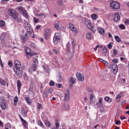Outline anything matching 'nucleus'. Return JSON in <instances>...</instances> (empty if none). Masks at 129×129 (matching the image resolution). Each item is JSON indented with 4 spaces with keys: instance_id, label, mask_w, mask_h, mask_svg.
<instances>
[{
    "instance_id": "nucleus-49",
    "label": "nucleus",
    "mask_w": 129,
    "mask_h": 129,
    "mask_svg": "<svg viewBox=\"0 0 129 129\" xmlns=\"http://www.w3.org/2000/svg\"><path fill=\"white\" fill-rule=\"evenodd\" d=\"M1 39H3V40H5L6 38V35L5 33H4L2 34V35L1 37Z\"/></svg>"
},
{
    "instance_id": "nucleus-64",
    "label": "nucleus",
    "mask_w": 129,
    "mask_h": 129,
    "mask_svg": "<svg viewBox=\"0 0 129 129\" xmlns=\"http://www.w3.org/2000/svg\"><path fill=\"white\" fill-rule=\"evenodd\" d=\"M125 25H129V20L128 19H126L125 21Z\"/></svg>"
},
{
    "instance_id": "nucleus-25",
    "label": "nucleus",
    "mask_w": 129,
    "mask_h": 129,
    "mask_svg": "<svg viewBox=\"0 0 129 129\" xmlns=\"http://www.w3.org/2000/svg\"><path fill=\"white\" fill-rule=\"evenodd\" d=\"M101 104H102V98H99V102L96 103L97 105H98V107H100L101 106Z\"/></svg>"
},
{
    "instance_id": "nucleus-4",
    "label": "nucleus",
    "mask_w": 129,
    "mask_h": 129,
    "mask_svg": "<svg viewBox=\"0 0 129 129\" xmlns=\"http://www.w3.org/2000/svg\"><path fill=\"white\" fill-rule=\"evenodd\" d=\"M9 12L10 16H11V17L14 19V20H15V19H18V16L19 15L18 12H16L13 9L9 10Z\"/></svg>"
},
{
    "instance_id": "nucleus-58",
    "label": "nucleus",
    "mask_w": 129,
    "mask_h": 129,
    "mask_svg": "<svg viewBox=\"0 0 129 129\" xmlns=\"http://www.w3.org/2000/svg\"><path fill=\"white\" fill-rule=\"evenodd\" d=\"M56 87H57V88H61V87H62V84H56Z\"/></svg>"
},
{
    "instance_id": "nucleus-47",
    "label": "nucleus",
    "mask_w": 129,
    "mask_h": 129,
    "mask_svg": "<svg viewBox=\"0 0 129 129\" xmlns=\"http://www.w3.org/2000/svg\"><path fill=\"white\" fill-rule=\"evenodd\" d=\"M8 66H9V67H13V61H9L8 63Z\"/></svg>"
},
{
    "instance_id": "nucleus-7",
    "label": "nucleus",
    "mask_w": 129,
    "mask_h": 129,
    "mask_svg": "<svg viewBox=\"0 0 129 129\" xmlns=\"http://www.w3.org/2000/svg\"><path fill=\"white\" fill-rule=\"evenodd\" d=\"M25 52L27 57H28V56H30L32 57L34 54V52L31 50V49H30L29 47H26L25 48Z\"/></svg>"
},
{
    "instance_id": "nucleus-24",
    "label": "nucleus",
    "mask_w": 129,
    "mask_h": 129,
    "mask_svg": "<svg viewBox=\"0 0 129 129\" xmlns=\"http://www.w3.org/2000/svg\"><path fill=\"white\" fill-rule=\"evenodd\" d=\"M21 122H22L23 125H24V126H25V127H28V123H27L26 120H25V119H22Z\"/></svg>"
},
{
    "instance_id": "nucleus-5",
    "label": "nucleus",
    "mask_w": 129,
    "mask_h": 129,
    "mask_svg": "<svg viewBox=\"0 0 129 129\" xmlns=\"http://www.w3.org/2000/svg\"><path fill=\"white\" fill-rule=\"evenodd\" d=\"M110 7L113 10H118L120 8V5L118 2L113 1L110 4Z\"/></svg>"
},
{
    "instance_id": "nucleus-62",
    "label": "nucleus",
    "mask_w": 129,
    "mask_h": 129,
    "mask_svg": "<svg viewBox=\"0 0 129 129\" xmlns=\"http://www.w3.org/2000/svg\"><path fill=\"white\" fill-rule=\"evenodd\" d=\"M113 63H117V59L116 58H114L112 59Z\"/></svg>"
},
{
    "instance_id": "nucleus-22",
    "label": "nucleus",
    "mask_w": 129,
    "mask_h": 129,
    "mask_svg": "<svg viewBox=\"0 0 129 129\" xmlns=\"http://www.w3.org/2000/svg\"><path fill=\"white\" fill-rule=\"evenodd\" d=\"M98 31L100 35H104V29H102V28H98Z\"/></svg>"
},
{
    "instance_id": "nucleus-63",
    "label": "nucleus",
    "mask_w": 129,
    "mask_h": 129,
    "mask_svg": "<svg viewBox=\"0 0 129 129\" xmlns=\"http://www.w3.org/2000/svg\"><path fill=\"white\" fill-rule=\"evenodd\" d=\"M53 51L54 52V53H55V54H58V50L55 49H53Z\"/></svg>"
},
{
    "instance_id": "nucleus-40",
    "label": "nucleus",
    "mask_w": 129,
    "mask_h": 129,
    "mask_svg": "<svg viewBox=\"0 0 129 129\" xmlns=\"http://www.w3.org/2000/svg\"><path fill=\"white\" fill-rule=\"evenodd\" d=\"M25 99L26 100V102H27L28 104L31 103V98H30L29 97H26L25 98Z\"/></svg>"
},
{
    "instance_id": "nucleus-38",
    "label": "nucleus",
    "mask_w": 129,
    "mask_h": 129,
    "mask_svg": "<svg viewBox=\"0 0 129 129\" xmlns=\"http://www.w3.org/2000/svg\"><path fill=\"white\" fill-rule=\"evenodd\" d=\"M69 79H70V83H71L72 84H74V83L75 82V80H73V78L70 77Z\"/></svg>"
},
{
    "instance_id": "nucleus-45",
    "label": "nucleus",
    "mask_w": 129,
    "mask_h": 129,
    "mask_svg": "<svg viewBox=\"0 0 129 129\" xmlns=\"http://www.w3.org/2000/svg\"><path fill=\"white\" fill-rule=\"evenodd\" d=\"M38 123L40 126H41V127H43L44 126V125L43 124V122L41 120H38Z\"/></svg>"
},
{
    "instance_id": "nucleus-36",
    "label": "nucleus",
    "mask_w": 129,
    "mask_h": 129,
    "mask_svg": "<svg viewBox=\"0 0 129 129\" xmlns=\"http://www.w3.org/2000/svg\"><path fill=\"white\" fill-rule=\"evenodd\" d=\"M6 25V22L4 21L1 20L0 21V27H4Z\"/></svg>"
},
{
    "instance_id": "nucleus-20",
    "label": "nucleus",
    "mask_w": 129,
    "mask_h": 129,
    "mask_svg": "<svg viewBox=\"0 0 129 129\" xmlns=\"http://www.w3.org/2000/svg\"><path fill=\"white\" fill-rule=\"evenodd\" d=\"M61 22L60 21H57L54 25V27L56 29V30H60V27H59V25Z\"/></svg>"
},
{
    "instance_id": "nucleus-56",
    "label": "nucleus",
    "mask_w": 129,
    "mask_h": 129,
    "mask_svg": "<svg viewBox=\"0 0 129 129\" xmlns=\"http://www.w3.org/2000/svg\"><path fill=\"white\" fill-rule=\"evenodd\" d=\"M107 47L108 48V49H111L112 48V45H111V43L108 44Z\"/></svg>"
},
{
    "instance_id": "nucleus-61",
    "label": "nucleus",
    "mask_w": 129,
    "mask_h": 129,
    "mask_svg": "<svg viewBox=\"0 0 129 129\" xmlns=\"http://www.w3.org/2000/svg\"><path fill=\"white\" fill-rule=\"evenodd\" d=\"M114 55H116L117 54V50L115 49H114L113 50Z\"/></svg>"
},
{
    "instance_id": "nucleus-16",
    "label": "nucleus",
    "mask_w": 129,
    "mask_h": 129,
    "mask_svg": "<svg viewBox=\"0 0 129 129\" xmlns=\"http://www.w3.org/2000/svg\"><path fill=\"white\" fill-rule=\"evenodd\" d=\"M28 39H29V37L27 34H25L24 36H21V40L23 43H25L26 41L28 40Z\"/></svg>"
},
{
    "instance_id": "nucleus-51",
    "label": "nucleus",
    "mask_w": 129,
    "mask_h": 129,
    "mask_svg": "<svg viewBox=\"0 0 129 129\" xmlns=\"http://www.w3.org/2000/svg\"><path fill=\"white\" fill-rule=\"evenodd\" d=\"M90 30L93 33H95L96 32V30L95 29V28H94V27L93 26Z\"/></svg>"
},
{
    "instance_id": "nucleus-11",
    "label": "nucleus",
    "mask_w": 129,
    "mask_h": 129,
    "mask_svg": "<svg viewBox=\"0 0 129 129\" xmlns=\"http://www.w3.org/2000/svg\"><path fill=\"white\" fill-rule=\"evenodd\" d=\"M111 66V68L113 70V73L115 75L117 73V65L115 63H113Z\"/></svg>"
},
{
    "instance_id": "nucleus-59",
    "label": "nucleus",
    "mask_w": 129,
    "mask_h": 129,
    "mask_svg": "<svg viewBox=\"0 0 129 129\" xmlns=\"http://www.w3.org/2000/svg\"><path fill=\"white\" fill-rule=\"evenodd\" d=\"M41 28V25H37L36 26V27H35V29L37 31H38V30H40V29Z\"/></svg>"
},
{
    "instance_id": "nucleus-37",
    "label": "nucleus",
    "mask_w": 129,
    "mask_h": 129,
    "mask_svg": "<svg viewBox=\"0 0 129 129\" xmlns=\"http://www.w3.org/2000/svg\"><path fill=\"white\" fill-rule=\"evenodd\" d=\"M37 109H39V110H40V109H41V108H42V104L41 103H37Z\"/></svg>"
},
{
    "instance_id": "nucleus-42",
    "label": "nucleus",
    "mask_w": 129,
    "mask_h": 129,
    "mask_svg": "<svg viewBox=\"0 0 129 129\" xmlns=\"http://www.w3.org/2000/svg\"><path fill=\"white\" fill-rule=\"evenodd\" d=\"M55 128L59 129V127H60V123H59V122L56 121L55 122Z\"/></svg>"
},
{
    "instance_id": "nucleus-32",
    "label": "nucleus",
    "mask_w": 129,
    "mask_h": 129,
    "mask_svg": "<svg viewBox=\"0 0 129 129\" xmlns=\"http://www.w3.org/2000/svg\"><path fill=\"white\" fill-rule=\"evenodd\" d=\"M57 77V81L59 82H61V81H62V76L60 74H58Z\"/></svg>"
},
{
    "instance_id": "nucleus-41",
    "label": "nucleus",
    "mask_w": 129,
    "mask_h": 129,
    "mask_svg": "<svg viewBox=\"0 0 129 129\" xmlns=\"http://www.w3.org/2000/svg\"><path fill=\"white\" fill-rule=\"evenodd\" d=\"M122 96H123V93L120 92L118 94V95L117 96V97H118V98H121Z\"/></svg>"
},
{
    "instance_id": "nucleus-35",
    "label": "nucleus",
    "mask_w": 129,
    "mask_h": 129,
    "mask_svg": "<svg viewBox=\"0 0 129 129\" xmlns=\"http://www.w3.org/2000/svg\"><path fill=\"white\" fill-rule=\"evenodd\" d=\"M98 18V17L97 16V15L95 14H93L92 15V19H93V20H97Z\"/></svg>"
},
{
    "instance_id": "nucleus-33",
    "label": "nucleus",
    "mask_w": 129,
    "mask_h": 129,
    "mask_svg": "<svg viewBox=\"0 0 129 129\" xmlns=\"http://www.w3.org/2000/svg\"><path fill=\"white\" fill-rule=\"evenodd\" d=\"M22 15H23V16L25 17V18H26V19H29V15H28V12H27L26 11L22 13Z\"/></svg>"
},
{
    "instance_id": "nucleus-54",
    "label": "nucleus",
    "mask_w": 129,
    "mask_h": 129,
    "mask_svg": "<svg viewBox=\"0 0 129 129\" xmlns=\"http://www.w3.org/2000/svg\"><path fill=\"white\" fill-rule=\"evenodd\" d=\"M49 85H50V86H54V85H55V82H54V81H50L49 82Z\"/></svg>"
},
{
    "instance_id": "nucleus-52",
    "label": "nucleus",
    "mask_w": 129,
    "mask_h": 129,
    "mask_svg": "<svg viewBox=\"0 0 129 129\" xmlns=\"http://www.w3.org/2000/svg\"><path fill=\"white\" fill-rule=\"evenodd\" d=\"M33 20H34V23H35L36 24H37V23L39 22V19L36 18V17H34Z\"/></svg>"
},
{
    "instance_id": "nucleus-29",
    "label": "nucleus",
    "mask_w": 129,
    "mask_h": 129,
    "mask_svg": "<svg viewBox=\"0 0 129 129\" xmlns=\"http://www.w3.org/2000/svg\"><path fill=\"white\" fill-rule=\"evenodd\" d=\"M104 100L105 101H107V102L110 103L111 102V101H112V100L110 98H109V97H105L104 98Z\"/></svg>"
},
{
    "instance_id": "nucleus-6",
    "label": "nucleus",
    "mask_w": 129,
    "mask_h": 129,
    "mask_svg": "<svg viewBox=\"0 0 129 129\" xmlns=\"http://www.w3.org/2000/svg\"><path fill=\"white\" fill-rule=\"evenodd\" d=\"M38 64H39V61L37 58L34 59L32 65V68L30 70L31 72H34V71H36V69H37V66H38Z\"/></svg>"
},
{
    "instance_id": "nucleus-30",
    "label": "nucleus",
    "mask_w": 129,
    "mask_h": 129,
    "mask_svg": "<svg viewBox=\"0 0 129 129\" xmlns=\"http://www.w3.org/2000/svg\"><path fill=\"white\" fill-rule=\"evenodd\" d=\"M103 54L104 56H106V53H107V48L104 47L102 50Z\"/></svg>"
},
{
    "instance_id": "nucleus-53",
    "label": "nucleus",
    "mask_w": 129,
    "mask_h": 129,
    "mask_svg": "<svg viewBox=\"0 0 129 129\" xmlns=\"http://www.w3.org/2000/svg\"><path fill=\"white\" fill-rule=\"evenodd\" d=\"M72 49H74L75 48V42H74V41H72Z\"/></svg>"
},
{
    "instance_id": "nucleus-44",
    "label": "nucleus",
    "mask_w": 129,
    "mask_h": 129,
    "mask_svg": "<svg viewBox=\"0 0 129 129\" xmlns=\"http://www.w3.org/2000/svg\"><path fill=\"white\" fill-rule=\"evenodd\" d=\"M15 20H17L18 23H23V20L21 18H19L18 16L17 19H15Z\"/></svg>"
},
{
    "instance_id": "nucleus-27",
    "label": "nucleus",
    "mask_w": 129,
    "mask_h": 129,
    "mask_svg": "<svg viewBox=\"0 0 129 129\" xmlns=\"http://www.w3.org/2000/svg\"><path fill=\"white\" fill-rule=\"evenodd\" d=\"M42 67L46 72H49V67L47 64H44Z\"/></svg>"
},
{
    "instance_id": "nucleus-12",
    "label": "nucleus",
    "mask_w": 129,
    "mask_h": 129,
    "mask_svg": "<svg viewBox=\"0 0 129 129\" xmlns=\"http://www.w3.org/2000/svg\"><path fill=\"white\" fill-rule=\"evenodd\" d=\"M76 77L77 79H78V80H80V81H83V80H84V77H83V75H82V74L77 73Z\"/></svg>"
},
{
    "instance_id": "nucleus-26",
    "label": "nucleus",
    "mask_w": 129,
    "mask_h": 129,
    "mask_svg": "<svg viewBox=\"0 0 129 129\" xmlns=\"http://www.w3.org/2000/svg\"><path fill=\"white\" fill-rule=\"evenodd\" d=\"M14 100V105H17L18 103V101H19V98L18 97H15L13 99Z\"/></svg>"
},
{
    "instance_id": "nucleus-55",
    "label": "nucleus",
    "mask_w": 129,
    "mask_h": 129,
    "mask_svg": "<svg viewBox=\"0 0 129 129\" xmlns=\"http://www.w3.org/2000/svg\"><path fill=\"white\" fill-rule=\"evenodd\" d=\"M30 46L32 47V48H35V47H36V45H35V43H34L33 42H31L30 43Z\"/></svg>"
},
{
    "instance_id": "nucleus-60",
    "label": "nucleus",
    "mask_w": 129,
    "mask_h": 129,
    "mask_svg": "<svg viewBox=\"0 0 129 129\" xmlns=\"http://www.w3.org/2000/svg\"><path fill=\"white\" fill-rule=\"evenodd\" d=\"M52 92H53V89H48L47 93H52Z\"/></svg>"
},
{
    "instance_id": "nucleus-48",
    "label": "nucleus",
    "mask_w": 129,
    "mask_h": 129,
    "mask_svg": "<svg viewBox=\"0 0 129 129\" xmlns=\"http://www.w3.org/2000/svg\"><path fill=\"white\" fill-rule=\"evenodd\" d=\"M54 37H57L58 38H61V34L59 33H56Z\"/></svg>"
},
{
    "instance_id": "nucleus-9",
    "label": "nucleus",
    "mask_w": 129,
    "mask_h": 129,
    "mask_svg": "<svg viewBox=\"0 0 129 129\" xmlns=\"http://www.w3.org/2000/svg\"><path fill=\"white\" fill-rule=\"evenodd\" d=\"M70 98V91L69 90H67L66 92L65 95L64 96V100L65 101H68Z\"/></svg>"
},
{
    "instance_id": "nucleus-19",
    "label": "nucleus",
    "mask_w": 129,
    "mask_h": 129,
    "mask_svg": "<svg viewBox=\"0 0 129 129\" xmlns=\"http://www.w3.org/2000/svg\"><path fill=\"white\" fill-rule=\"evenodd\" d=\"M70 49H71V46L70 45V42H68L66 45V50L67 51V52H70Z\"/></svg>"
},
{
    "instance_id": "nucleus-43",
    "label": "nucleus",
    "mask_w": 129,
    "mask_h": 129,
    "mask_svg": "<svg viewBox=\"0 0 129 129\" xmlns=\"http://www.w3.org/2000/svg\"><path fill=\"white\" fill-rule=\"evenodd\" d=\"M90 101H93V98H94V95L93 94L90 95Z\"/></svg>"
},
{
    "instance_id": "nucleus-2",
    "label": "nucleus",
    "mask_w": 129,
    "mask_h": 129,
    "mask_svg": "<svg viewBox=\"0 0 129 129\" xmlns=\"http://www.w3.org/2000/svg\"><path fill=\"white\" fill-rule=\"evenodd\" d=\"M24 27L28 35H29L31 37V38H35L34 32L33 31V28H32L31 25L27 23L26 24L24 25Z\"/></svg>"
},
{
    "instance_id": "nucleus-57",
    "label": "nucleus",
    "mask_w": 129,
    "mask_h": 129,
    "mask_svg": "<svg viewBox=\"0 0 129 129\" xmlns=\"http://www.w3.org/2000/svg\"><path fill=\"white\" fill-rule=\"evenodd\" d=\"M115 124H116L117 125L119 124V123H120V120H115Z\"/></svg>"
},
{
    "instance_id": "nucleus-23",
    "label": "nucleus",
    "mask_w": 129,
    "mask_h": 129,
    "mask_svg": "<svg viewBox=\"0 0 129 129\" xmlns=\"http://www.w3.org/2000/svg\"><path fill=\"white\" fill-rule=\"evenodd\" d=\"M17 87L18 90L20 91V90H21V88L22 87V83H21V81H20V80H18L17 81Z\"/></svg>"
},
{
    "instance_id": "nucleus-15",
    "label": "nucleus",
    "mask_w": 129,
    "mask_h": 129,
    "mask_svg": "<svg viewBox=\"0 0 129 129\" xmlns=\"http://www.w3.org/2000/svg\"><path fill=\"white\" fill-rule=\"evenodd\" d=\"M119 20H120V16H119V15L118 14L116 13L114 15V22H116V23H117V22H118Z\"/></svg>"
},
{
    "instance_id": "nucleus-1",
    "label": "nucleus",
    "mask_w": 129,
    "mask_h": 129,
    "mask_svg": "<svg viewBox=\"0 0 129 129\" xmlns=\"http://www.w3.org/2000/svg\"><path fill=\"white\" fill-rule=\"evenodd\" d=\"M13 71L18 77H22V76H23V68H22V63H21V62L19 60H15Z\"/></svg>"
},
{
    "instance_id": "nucleus-21",
    "label": "nucleus",
    "mask_w": 129,
    "mask_h": 129,
    "mask_svg": "<svg viewBox=\"0 0 129 129\" xmlns=\"http://www.w3.org/2000/svg\"><path fill=\"white\" fill-rule=\"evenodd\" d=\"M18 10L19 12H20V13H21V14H23L24 12L26 11V9H25V8H24L22 7H18Z\"/></svg>"
},
{
    "instance_id": "nucleus-39",
    "label": "nucleus",
    "mask_w": 129,
    "mask_h": 129,
    "mask_svg": "<svg viewBox=\"0 0 129 129\" xmlns=\"http://www.w3.org/2000/svg\"><path fill=\"white\" fill-rule=\"evenodd\" d=\"M68 108H69V105H64V106L63 107H62V109L63 110H66L67 109H68Z\"/></svg>"
},
{
    "instance_id": "nucleus-34",
    "label": "nucleus",
    "mask_w": 129,
    "mask_h": 129,
    "mask_svg": "<svg viewBox=\"0 0 129 129\" xmlns=\"http://www.w3.org/2000/svg\"><path fill=\"white\" fill-rule=\"evenodd\" d=\"M44 124L46 126H51V124L49 121L46 120L44 121Z\"/></svg>"
},
{
    "instance_id": "nucleus-8",
    "label": "nucleus",
    "mask_w": 129,
    "mask_h": 129,
    "mask_svg": "<svg viewBox=\"0 0 129 129\" xmlns=\"http://www.w3.org/2000/svg\"><path fill=\"white\" fill-rule=\"evenodd\" d=\"M69 27H70V30H71L72 32H74L76 34H78V30L77 28H75V27L74 26V25L73 24L70 23Z\"/></svg>"
},
{
    "instance_id": "nucleus-10",
    "label": "nucleus",
    "mask_w": 129,
    "mask_h": 129,
    "mask_svg": "<svg viewBox=\"0 0 129 129\" xmlns=\"http://www.w3.org/2000/svg\"><path fill=\"white\" fill-rule=\"evenodd\" d=\"M50 33H51V30H50V29H47L45 30V33L44 34V38L45 40H48V39H49V36H50Z\"/></svg>"
},
{
    "instance_id": "nucleus-18",
    "label": "nucleus",
    "mask_w": 129,
    "mask_h": 129,
    "mask_svg": "<svg viewBox=\"0 0 129 129\" xmlns=\"http://www.w3.org/2000/svg\"><path fill=\"white\" fill-rule=\"evenodd\" d=\"M21 113L24 117H27V114L28 113V110L23 109L21 111Z\"/></svg>"
},
{
    "instance_id": "nucleus-31",
    "label": "nucleus",
    "mask_w": 129,
    "mask_h": 129,
    "mask_svg": "<svg viewBox=\"0 0 129 129\" xmlns=\"http://www.w3.org/2000/svg\"><path fill=\"white\" fill-rule=\"evenodd\" d=\"M115 40H116V42H118V43H119L121 40L120 39V38H119V36L116 35L114 36Z\"/></svg>"
},
{
    "instance_id": "nucleus-3",
    "label": "nucleus",
    "mask_w": 129,
    "mask_h": 129,
    "mask_svg": "<svg viewBox=\"0 0 129 129\" xmlns=\"http://www.w3.org/2000/svg\"><path fill=\"white\" fill-rule=\"evenodd\" d=\"M0 106L3 109V110H5L6 108H7V105H6V99L3 96L0 97Z\"/></svg>"
},
{
    "instance_id": "nucleus-13",
    "label": "nucleus",
    "mask_w": 129,
    "mask_h": 129,
    "mask_svg": "<svg viewBox=\"0 0 129 129\" xmlns=\"http://www.w3.org/2000/svg\"><path fill=\"white\" fill-rule=\"evenodd\" d=\"M53 42L54 45H57L60 42V37L54 36L53 38Z\"/></svg>"
},
{
    "instance_id": "nucleus-46",
    "label": "nucleus",
    "mask_w": 129,
    "mask_h": 129,
    "mask_svg": "<svg viewBox=\"0 0 129 129\" xmlns=\"http://www.w3.org/2000/svg\"><path fill=\"white\" fill-rule=\"evenodd\" d=\"M119 28L121 30H124V29H125V26L123 24H120L119 25Z\"/></svg>"
},
{
    "instance_id": "nucleus-17",
    "label": "nucleus",
    "mask_w": 129,
    "mask_h": 129,
    "mask_svg": "<svg viewBox=\"0 0 129 129\" xmlns=\"http://www.w3.org/2000/svg\"><path fill=\"white\" fill-rule=\"evenodd\" d=\"M86 38L88 39V40H90V39H93V36H92V33L89 32L87 33Z\"/></svg>"
},
{
    "instance_id": "nucleus-14",
    "label": "nucleus",
    "mask_w": 129,
    "mask_h": 129,
    "mask_svg": "<svg viewBox=\"0 0 129 129\" xmlns=\"http://www.w3.org/2000/svg\"><path fill=\"white\" fill-rule=\"evenodd\" d=\"M85 24L86 25L87 27H88V29L90 30L93 26L91 25V22H90V21L89 20H86L85 21Z\"/></svg>"
},
{
    "instance_id": "nucleus-28",
    "label": "nucleus",
    "mask_w": 129,
    "mask_h": 129,
    "mask_svg": "<svg viewBox=\"0 0 129 129\" xmlns=\"http://www.w3.org/2000/svg\"><path fill=\"white\" fill-rule=\"evenodd\" d=\"M0 83L2 84V85H3V86H6V81L5 80H3L2 78H0Z\"/></svg>"
},
{
    "instance_id": "nucleus-50",
    "label": "nucleus",
    "mask_w": 129,
    "mask_h": 129,
    "mask_svg": "<svg viewBox=\"0 0 129 129\" xmlns=\"http://www.w3.org/2000/svg\"><path fill=\"white\" fill-rule=\"evenodd\" d=\"M57 4L59 6H62L63 5V1L62 0H59L57 1Z\"/></svg>"
}]
</instances>
